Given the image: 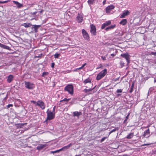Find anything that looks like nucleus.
<instances>
[{
    "label": "nucleus",
    "instance_id": "obj_1",
    "mask_svg": "<svg viewBox=\"0 0 156 156\" xmlns=\"http://www.w3.org/2000/svg\"><path fill=\"white\" fill-rule=\"evenodd\" d=\"M64 90L65 91H68L71 95H73V87L71 84L66 86L65 87Z\"/></svg>",
    "mask_w": 156,
    "mask_h": 156
},
{
    "label": "nucleus",
    "instance_id": "obj_2",
    "mask_svg": "<svg viewBox=\"0 0 156 156\" xmlns=\"http://www.w3.org/2000/svg\"><path fill=\"white\" fill-rule=\"evenodd\" d=\"M107 73V69H105L104 70L99 73L97 75L96 78V80H100L105 76Z\"/></svg>",
    "mask_w": 156,
    "mask_h": 156
},
{
    "label": "nucleus",
    "instance_id": "obj_3",
    "mask_svg": "<svg viewBox=\"0 0 156 156\" xmlns=\"http://www.w3.org/2000/svg\"><path fill=\"white\" fill-rule=\"evenodd\" d=\"M47 119L48 120H51L55 118V112H51L48 109L47 111Z\"/></svg>",
    "mask_w": 156,
    "mask_h": 156
},
{
    "label": "nucleus",
    "instance_id": "obj_4",
    "mask_svg": "<svg viewBox=\"0 0 156 156\" xmlns=\"http://www.w3.org/2000/svg\"><path fill=\"white\" fill-rule=\"evenodd\" d=\"M25 87L31 90L34 87V85L30 82H24Z\"/></svg>",
    "mask_w": 156,
    "mask_h": 156
},
{
    "label": "nucleus",
    "instance_id": "obj_5",
    "mask_svg": "<svg viewBox=\"0 0 156 156\" xmlns=\"http://www.w3.org/2000/svg\"><path fill=\"white\" fill-rule=\"evenodd\" d=\"M37 106H39L42 109L45 108V105L44 103L41 100H39L37 102Z\"/></svg>",
    "mask_w": 156,
    "mask_h": 156
},
{
    "label": "nucleus",
    "instance_id": "obj_6",
    "mask_svg": "<svg viewBox=\"0 0 156 156\" xmlns=\"http://www.w3.org/2000/svg\"><path fill=\"white\" fill-rule=\"evenodd\" d=\"M121 56L125 58L127 61V64L129 63L130 58L129 55L128 53H123L121 55Z\"/></svg>",
    "mask_w": 156,
    "mask_h": 156
},
{
    "label": "nucleus",
    "instance_id": "obj_7",
    "mask_svg": "<svg viewBox=\"0 0 156 156\" xmlns=\"http://www.w3.org/2000/svg\"><path fill=\"white\" fill-rule=\"evenodd\" d=\"M82 33L84 38L86 40H88L89 39V37L88 34L86 31L84 29L82 31Z\"/></svg>",
    "mask_w": 156,
    "mask_h": 156
},
{
    "label": "nucleus",
    "instance_id": "obj_8",
    "mask_svg": "<svg viewBox=\"0 0 156 156\" xmlns=\"http://www.w3.org/2000/svg\"><path fill=\"white\" fill-rule=\"evenodd\" d=\"M90 31L93 35H96V32L95 27L94 25L92 24L90 25Z\"/></svg>",
    "mask_w": 156,
    "mask_h": 156
},
{
    "label": "nucleus",
    "instance_id": "obj_9",
    "mask_svg": "<svg viewBox=\"0 0 156 156\" xmlns=\"http://www.w3.org/2000/svg\"><path fill=\"white\" fill-rule=\"evenodd\" d=\"M115 8V6L113 5H110L108 7H107L106 9V13L110 12V11L111 10L114 9Z\"/></svg>",
    "mask_w": 156,
    "mask_h": 156
},
{
    "label": "nucleus",
    "instance_id": "obj_10",
    "mask_svg": "<svg viewBox=\"0 0 156 156\" xmlns=\"http://www.w3.org/2000/svg\"><path fill=\"white\" fill-rule=\"evenodd\" d=\"M32 26L33 27H32V30H33V29H34L33 30L35 33H37V32L38 29L41 27L40 25H32Z\"/></svg>",
    "mask_w": 156,
    "mask_h": 156
},
{
    "label": "nucleus",
    "instance_id": "obj_11",
    "mask_svg": "<svg viewBox=\"0 0 156 156\" xmlns=\"http://www.w3.org/2000/svg\"><path fill=\"white\" fill-rule=\"evenodd\" d=\"M129 12L128 10H126L124 12L122 13L121 15L120 16V18H123L125 17L126 16L129 15Z\"/></svg>",
    "mask_w": 156,
    "mask_h": 156
},
{
    "label": "nucleus",
    "instance_id": "obj_12",
    "mask_svg": "<svg viewBox=\"0 0 156 156\" xmlns=\"http://www.w3.org/2000/svg\"><path fill=\"white\" fill-rule=\"evenodd\" d=\"M111 23V22L110 21H106L102 25L101 27V29H104L105 27L110 25Z\"/></svg>",
    "mask_w": 156,
    "mask_h": 156
},
{
    "label": "nucleus",
    "instance_id": "obj_13",
    "mask_svg": "<svg viewBox=\"0 0 156 156\" xmlns=\"http://www.w3.org/2000/svg\"><path fill=\"white\" fill-rule=\"evenodd\" d=\"M47 146V144H41L38 146L37 147L36 149L38 150H41L43 149L44 147H46Z\"/></svg>",
    "mask_w": 156,
    "mask_h": 156
},
{
    "label": "nucleus",
    "instance_id": "obj_14",
    "mask_svg": "<svg viewBox=\"0 0 156 156\" xmlns=\"http://www.w3.org/2000/svg\"><path fill=\"white\" fill-rule=\"evenodd\" d=\"M72 145V144L71 143L69 144L68 145L65 146L60 149L59 150V151H65L68 149Z\"/></svg>",
    "mask_w": 156,
    "mask_h": 156
},
{
    "label": "nucleus",
    "instance_id": "obj_15",
    "mask_svg": "<svg viewBox=\"0 0 156 156\" xmlns=\"http://www.w3.org/2000/svg\"><path fill=\"white\" fill-rule=\"evenodd\" d=\"M77 19L78 23H81L83 20V17L82 15L80 14H78L77 17Z\"/></svg>",
    "mask_w": 156,
    "mask_h": 156
},
{
    "label": "nucleus",
    "instance_id": "obj_16",
    "mask_svg": "<svg viewBox=\"0 0 156 156\" xmlns=\"http://www.w3.org/2000/svg\"><path fill=\"white\" fill-rule=\"evenodd\" d=\"M82 115L81 112H78L77 111H75L73 113V115L74 117L76 116L79 118V116Z\"/></svg>",
    "mask_w": 156,
    "mask_h": 156
},
{
    "label": "nucleus",
    "instance_id": "obj_17",
    "mask_svg": "<svg viewBox=\"0 0 156 156\" xmlns=\"http://www.w3.org/2000/svg\"><path fill=\"white\" fill-rule=\"evenodd\" d=\"M116 25L115 24H114L113 25H112L108 27H107L105 30L106 31H108L112 29H114Z\"/></svg>",
    "mask_w": 156,
    "mask_h": 156
},
{
    "label": "nucleus",
    "instance_id": "obj_18",
    "mask_svg": "<svg viewBox=\"0 0 156 156\" xmlns=\"http://www.w3.org/2000/svg\"><path fill=\"white\" fill-rule=\"evenodd\" d=\"M0 47L4 49L9 50L10 48L8 46L3 44L0 43Z\"/></svg>",
    "mask_w": 156,
    "mask_h": 156
},
{
    "label": "nucleus",
    "instance_id": "obj_19",
    "mask_svg": "<svg viewBox=\"0 0 156 156\" xmlns=\"http://www.w3.org/2000/svg\"><path fill=\"white\" fill-rule=\"evenodd\" d=\"M13 76L12 75H9L8 77L7 81L8 82L10 83L13 80Z\"/></svg>",
    "mask_w": 156,
    "mask_h": 156
},
{
    "label": "nucleus",
    "instance_id": "obj_20",
    "mask_svg": "<svg viewBox=\"0 0 156 156\" xmlns=\"http://www.w3.org/2000/svg\"><path fill=\"white\" fill-rule=\"evenodd\" d=\"M127 23V20L126 19H122L120 22V24L122 25H125Z\"/></svg>",
    "mask_w": 156,
    "mask_h": 156
},
{
    "label": "nucleus",
    "instance_id": "obj_21",
    "mask_svg": "<svg viewBox=\"0 0 156 156\" xmlns=\"http://www.w3.org/2000/svg\"><path fill=\"white\" fill-rule=\"evenodd\" d=\"M134 136L133 133H131L128 135L126 137V138L127 139H130L133 138Z\"/></svg>",
    "mask_w": 156,
    "mask_h": 156
},
{
    "label": "nucleus",
    "instance_id": "obj_22",
    "mask_svg": "<svg viewBox=\"0 0 156 156\" xmlns=\"http://www.w3.org/2000/svg\"><path fill=\"white\" fill-rule=\"evenodd\" d=\"M70 98L67 99L66 98H65L61 100L60 101V102H65V104H67V103L70 100Z\"/></svg>",
    "mask_w": 156,
    "mask_h": 156
},
{
    "label": "nucleus",
    "instance_id": "obj_23",
    "mask_svg": "<svg viewBox=\"0 0 156 156\" xmlns=\"http://www.w3.org/2000/svg\"><path fill=\"white\" fill-rule=\"evenodd\" d=\"M149 133L150 131L149 129H148L147 130L144 132L143 136L144 137H145L146 135L149 134Z\"/></svg>",
    "mask_w": 156,
    "mask_h": 156
},
{
    "label": "nucleus",
    "instance_id": "obj_24",
    "mask_svg": "<svg viewBox=\"0 0 156 156\" xmlns=\"http://www.w3.org/2000/svg\"><path fill=\"white\" fill-rule=\"evenodd\" d=\"M13 2L16 4V5H17V6L19 8L21 7V6H22V5L20 3L16 1H13Z\"/></svg>",
    "mask_w": 156,
    "mask_h": 156
},
{
    "label": "nucleus",
    "instance_id": "obj_25",
    "mask_svg": "<svg viewBox=\"0 0 156 156\" xmlns=\"http://www.w3.org/2000/svg\"><path fill=\"white\" fill-rule=\"evenodd\" d=\"M25 27L27 28L30 27L32 25L30 23H24L23 25Z\"/></svg>",
    "mask_w": 156,
    "mask_h": 156
},
{
    "label": "nucleus",
    "instance_id": "obj_26",
    "mask_svg": "<svg viewBox=\"0 0 156 156\" xmlns=\"http://www.w3.org/2000/svg\"><path fill=\"white\" fill-rule=\"evenodd\" d=\"M134 82H133L129 91V92L130 93H132L133 90V89L134 88Z\"/></svg>",
    "mask_w": 156,
    "mask_h": 156
},
{
    "label": "nucleus",
    "instance_id": "obj_27",
    "mask_svg": "<svg viewBox=\"0 0 156 156\" xmlns=\"http://www.w3.org/2000/svg\"><path fill=\"white\" fill-rule=\"evenodd\" d=\"M94 0H88L87 1V2L90 6L91 5H92L94 3Z\"/></svg>",
    "mask_w": 156,
    "mask_h": 156
},
{
    "label": "nucleus",
    "instance_id": "obj_28",
    "mask_svg": "<svg viewBox=\"0 0 156 156\" xmlns=\"http://www.w3.org/2000/svg\"><path fill=\"white\" fill-rule=\"evenodd\" d=\"M94 88H92V89L90 88V89H84L83 90V91L84 92L87 93L88 92H89L91 91L93 89H94Z\"/></svg>",
    "mask_w": 156,
    "mask_h": 156
},
{
    "label": "nucleus",
    "instance_id": "obj_29",
    "mask_svg": "<svg viewBox=\"0 0 156 156\" xmlns=\"http://www.w3.org/2000/svg\"><path fill=\"white\" fill-rule=\"evenodd\" d=\"M91 81V80L89 79H87L85 80L84 81L83 83L85 84L88 83H90Z\"/></svg>",
    "mask_w": 156,
    "mask_h": 156
},
{
    "label": "nucleus",
    "instance_id": "obj_30",
    "mask_svg": "<svg viewBox=\"0 0 156 156\" xmlns=\"http://www.w3.org/2000/svg\"><path fill=\"white\" fill-rule=\"evenodd\" d=\"M120 65L121 66V67H122L124 66L125 63L122 61H121L120 62Z\"/></svg>",
    "mask_w": 156,
    "mask_h": 156
},
{
    "label": "nucleus",
    "instance_id": "obj_31",
    "mask_svg": "<svg viewBox=\"0 0 156 156\" xmlns=\"http://www.w3.org/2000/svg\"><path fill=\"white\" fill-rule=\"evenodd\" d=\"M59 55H60L58 53H56L54 55V57L55 58H58V57Z\"/></svg>",
    "mask_w": 156,
    "mask_h": 156
},
{
    "label": "nucleus",
    "instance_id": "obj_32",
    "mask_svg": "<svg viewBox=\"0 0 156 156\" xmlns=\"http://www.w3.org/2000/svg\"><path fill=\"white\" fill-rule=\"evenodd\" d=\"M129 114L127 115V116H126V118L125 120L124 121V123L126 122L127 120L129 118Z\"/></svg>",
    "mask_w": 156,
    "mask_h": 156
},
{
    "label": "nucleus",
    "instance_id": "obj_33",
    "mask_svg": "<svg viewBox=\"0 0 156 156\" xmlns=\"http://www.w3.org/2000/svg\"><path fill=\"white\" fill-rule=\"evenodd\" d=\"M108 137H104L100 141V142L102 143L103 141H104V140L106 138H108Z\"/></svg>",
    "mask_w": 156,
    "mask_h": 156
},
{
    "label": "nucleus",
    "instance_id": "obj_34",
    "mask_svg": "<svg viewBox=\"0 0 156 156\" xmlns=\"http://www.w3.org/2000/svg\"><path fill=\"white\" fill-rule=\"evenodd\" d=\"M9 0H8L7 1H0V4H4V3H7L8 2H9Z\"/></svg>",
    "mask_w": 156,
    "mask_h": 156
},
{
    "label": "nucleus",
    "instance_id": "obj_35",
    "mask_svg": "<svg viewBox=\"0 0 156 156\" xmlns=\"http://www.w3.org/2000/svg\"><path fill=\"white\" fill-rule=\"evenodd\" d=\"M31 103H33L35 104V106H37V102H36L35 101L32 100L30 101Z\"/></svg>",
    "mask_w": 156,
    "mask_h": 156
},
{
    "label": "nucleus",
    "instance_id": "obj_36",
    "mask_svg": "<svg viewBox=\"0 0 156 156\" xmlns=\"http://www.w3.org/2000/svg\"><path fill=\"white\" fill-rule=\"evenodd\" d=\"M13 106V105L12 104H9L7 106V108H9L10 107H12Z\"/></svg>",
    "mask_w": 156,
    "mask_h": 156
},
{
    "label": "nucleus",
    "instance_id": "obj_37",
    "mask_svg": "<svg viewBox=\"0 0 156 156\" xmlns=\"http://www.w3.org/2000/svg\"><path fill=\"white\" fill-rule=\"evenodd\" d=\"M118 130V128L117 127H115L114 129H112L111 130L112 132V133L115 132V131L116 130Z\"/></svg>",
    "mask_w": 156,
    "mask_h": 156
},
{
    "label": "nucleus",
    "instance_id": "obj_38",
    "mask_svg": "<svg viewBox=\"0 0 156 156\" xmlns=\"http://www.w3.org/2000/svg\"><path fill=\"white\" fill-rule=\"evenodd\" d=\"M59 151H59V150H58L55 151H51V153L54 154V153H56V152H58Z\"/></svg>",
    "mask_w": 156,
    "mask_h": 156
},
{
    "label": "nucleus",
    "instance_id": "obj_39",
    "mask_svg": "<svg viewBox=\"0 0 156 156\" xmlns=\"http://www.w3.org/2000/svg\"><path fill=\"white\" fill-rule=\"evenodd\" d=\"M122 91L121 89H118L117 90L116 92L118 93H121Z\"/></svg>",
    "mask_w": 156,
    "mask_h": 156
},
{
    "label": "nucleus",
    "instance_id": "obj_40",
    "mask_svg": "<svg viewBox=\"0 0 156 156\" xmlns=\"http://www.w3.org/2000/svg\"><path fill=\"white\" fill-rule=\"evenodd\" d=\"M119 78H113L112 79V80L114 81H116L117 80H119Z\"/></svg>",
    "mask_w": 156,
    "mask_h": 156
},
{
    "label": "nucleus",
    "instance_id": "obj_41",
    "mask_svg": "<svg viewBox=\"0 0 156 156\" xmlns=\"http://www.w3.org/2000/svg\"><path fill=\"white\" fill-rule=\"evenodd\" d=\"M47 73H46L45 72H44L42 74V76H44L45 75H47Z\"/></svg>",
    "mask_w": 156,
    "mask_h": 156
},
{
    "label": "nucleus",
    "instance_id": "obj_42",
    "mask_svg": "<svg viewBox=\"0 0 156 156\" xmlns=\"http://www.w3.org/2000/svg\"><path fill=\"white\" fill-rule=\"evenodd\" d=\"M55 65V63L54 62H53L51 63V67L52 68H53L54 67Z\"/></svg>",
    "mask_w": 156,
    "mask_h": 156
},
{
    "label": "nucleus",
    "instance_id": "obj_43",
    "mask_svg": "<svg viewBox=\"0 0 156 156\" xmlns=\"http://www.w3.org/2000/svg\"><path fill=\"white\" fill-rule=\"evenodd\" d=\"M101 58H102L103 60H106V59H105V57H103V56H101Z\"/></svg>",
    "mask_w": 156,
    "mask_h": 156
},
{
    "label": "nucleus",
    "instance_id": "obj_44",
    "mask_svg": "<svg viewBox=\"0 0 156 156\" xmlns=\"http://www.w3.org/2000/svg\"><path fill=\"white\" fill-rule=\"evenodd\" d=\"M55 106L53 108V111H52V112H54L55 111Z\"/></svg>",
    "mask_w": 156,
    "mask_h": 156
},
{
    "label": "nucleus",
    "instance_id": "obj_45",
    "mask_svg": "<svg viewBox=\"0 0 156 156\" xmlns=\"http://www.w3.org/2000/svg\"><path fill=\"white\" fill-rule=\"evenodd\" d=\"M82 69V68L81 67H80V68L76 69L75 70L76 71V70H80V69Z\"/></svg>",
    "mask_w": 156,
    "mask_h": 156
},
{
    "label": "nucleus",
    "instance_id": "obj_46",
    "mask_svg": "<svg viewBox=\"0 0 156 156\" xmlns=\"http://www.w3.org/2000/svg\"><path fill=\"white\" fill-rule=\"evenodd\" d=\"M106 0H104L103 2V4L104 5L106 3Z\"/></svg>",
    "mask_w": 156,
    "mask_h": 156
},
{
    "label": "nucleus",
    "instance_id": "obj_47",
    "mask_svg": "<svg viewBox=\"0 0 156 156\" xmlns=\"http://www.w3.org/2000/svg\"><path fill=\"white\" fill-rule=\"evenodd\" d=\"M86 65V63H85L83 64L81 67L82 68H83L85 65Z\"/></svg>",
    "mask_w": 156,
    "mask_h": 156
},
{
    "label": "nucleus",
    "instance_id": "obj_48",
    "mask_svg": "<svg viewBox=\"0 0 156 156\" xmlns=\"http://www.w3.org/2000/svg\"><path fill=\"white\" fill-rule=\"evenodd\" d=\"M154 63L156 64V59L154 60Z\"/></svg>",
    "mask_w": 156,
    "mask_h": 156
},
{
    "label": "nucleus",
    "instance_id": "obj_49",
    "mask_svg": "<svg viewBox=\"0 0 156 156\" xmlns=\"http://www.w3.org/2000/svg\"><path fill=\"white\" fill-rule=\"evenodd\" d=\"M111 56L113 57L115 56V55L114 54H111Z\"/></svg>",
    "mask_w": 156,
    "mask_h": 156
},
{
    "label": "nucleus",
    "instance_id": "obj_50",
    "mask_svg": "<svg viewBox=\"0 0 156 156\" xmlns=\"http://www.w3.org/2000/svg\"><path fill=\"white\" fill-rule=\"evenodd\" d=\"M112 133V131H111L109 133V135L110 134Z\"/></svg>",
    "mask_w": 156,
    "mask_h": 156
},
{
    "label": "nucleus",
    "instance_id": "obj_51",
    "mask_svg": "<svg viewBox=\"0 0 156 156\" xmlns=\"http://www.w3.org/2000/svg\"><path fill=\"white\" fill-rule=\"evenodd\" d=\"M149 144H145L144 145H149Z\"/></svg>",
    "mask_w": 156,
    "mask_h": 156
},
{
    "label": "nucleus",
    "instance_id": "obj_52",
    "mask_svg": "<svg viewBox=\"0 0 156 156\" xmlns=\"http://www.w3.org/2000/svg\"><path fill=\"white\" fill-rule=\"evenodd\" d=\"M154 83L156 82V80H155L154 81Z\"/></svg>",
    "mask_w": 156,
    "mask_h": 156
},
{
    "label": "nucleus",
    "instance_id": "obj_53",
    "mask_svg": "<svg viewBox=\"0 0 156 156\" xmlns=\"http://www.w3.org/2000/svg\"><path fill=\"white\" fill-rule=\"evenodd\" d=\"M100 65L101 66V64H100ZM101 66H100V67H100Z\"/></svg>",
    "mask_w": 156,
    "mask_h": 156
},
{
    "label": "nucleus",
    "instance_id": "obj_54",
    "mask_svg": "<svg viewBox=\"0 0 156 156\" xmlns=\"http://www.w3.org/2000/svg\"><path fill=\"white\" fill-rule=\"evenodd\" d=\"M119 95H120V94H118V96H119Z\"/></svg>",
    "mask_w": 156,
    "mask_h": 156
},
{
    "label": "nucleus",
    "instance_id": "obj_55",
    "mask_svg": "<svg viewBox=\"0 0 156 156\" xmlns=\"http://www.w3.org/2000/svg\"><path fill=\"white\" fill-rule=\"evenodd\" d=\"M24 124H22V125H24Z\"/></svg>",
    "mask_w": 156,
    "mask_h": 156
},
{
    "label": "nucleus",
    "instance_id": "obj_56",
    "mask_svg": "<svg viewBox=\"0 0 156 156\" xmlns=\"http://www.w3.org/2000/svg\"><path fill=\"white\" fill-rule=\"evenodd\" d=\"M156 76V75H155Z\"/></svg>",
    "mask_w": 156,
    "mask_h": 156
}]
</instances>
